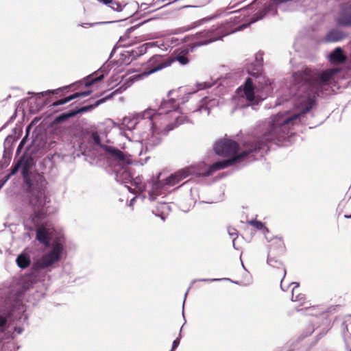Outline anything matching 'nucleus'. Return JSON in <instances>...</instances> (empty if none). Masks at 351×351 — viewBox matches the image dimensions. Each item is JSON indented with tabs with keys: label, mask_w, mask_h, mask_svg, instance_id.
I'll return each instance as SVG.
<instances>
[{
	"label": "nucleus",
	"mask_w": 351,
	"mask_h": 351,
	"mask_svg": "<svg viewBox=\"0 0 351 351\" xmlns=\"http://www.w3.org/2000/svg\"><path fill=\"white\" fill-rule=\"evenodd\" d=\"M106 71V67L103 66L99 70H98L97 72L93 73V75H90L88 77V79L85 83V85L86 86H89L91 84H94L95 82L97 81H100L102 79H104L105 75L106 74L105 73Z\"/></svg>",
	"instance_id": "nucleus-11"
},
{
	"label": "nucleus",
	"mask_w": 351,
	"mask_h": 351,
	"mask_svg": "<svg viewBox=\"0 0 351 351\" xmlns=\"http://www.w3.org/2000/svg\"><path fill=\"white\" fill-rule=\"evenodd\" d=\"M219 105V100L217 99H211L209 97H205L202 99L198 108L193 111V112H199L205 116H208L210 110Z\"/></svg>",
	"instance_id": "nucleus-9"
},
{
	"label": "nucleus",
	"mask_w": 351,
	"mask_h": 351,
	"mask_svg": "<svg viewBox=\"0 0 351 351\" xmlns=\"http://www.w3.org/2000/svg\"><path fill=\"white\" fill-rule=\"evenodd\" d=\"M136 197H133V198L130 200V206H133L134 201V199H135Z\"/></svg>",
	"instance_id": "nucleus-40"
},
{
	"label": "nucleus",
	"mask_w": 351,
	"mask_h": 351,
	"mask_svg": "<svg viewBox=\"0 0 351 351\" xmlns=\"http://www.w3.org/2000/svg\"><path fill=\"white\" fill-rule=\"evenodd\" d=\"M29 228H32V226L31 225L29 226Z\"/></svg>",
	"instance_id": "nucleus-49"
},
{
	"label": "nucleus",
	"mask_w": 351,
	"mask_h": 351,
	"mask_svg": "<svg viewBox=\"0 0 351 351\" xmlns=\"http://www.w3.org/2000/svg\"><path fill=\"white\" fill-rule=\"evenodd\" d=\"M345 217H346V218H348V219H349V218H351V215H345Z\"/></svg>",
	"instance_id": "nucleus-43"
},
{
	"label": "nucleus",
	"mask_w": 351,
	"mask_h": 351,
	"mask_svg": "<svg viewBox=\"0 0 351 351\" xmlns=\"http://www.w3.org/2000/svg\"><path fill=\"white\" fill-rule=\"evenodd\" d=\"M338 71L335 69L322 72L305 69L295 73L290 92L296 97V108L300 112L290 114L288 111L278 113L270 118L264 138L267 141L285 138L291 128L301 121V118L308 112L315 104V98L319 93L328 85L331 77Z\"/></svg>",
	"instance_id": "nucleus-1"
},
{
	"label": "nucleus",
	"mask_w": 351,
	"mask_h": 351,
	"mask_svg": "<svg viewBox=\"0 0 351 351\" xmlns=\"http://www.w3.org/2000/svg\"><path fill=\"white\" fill-rule=\"evenodd\" d=\"M154 47H158V48L161 49L162 50H167V49L169 47V44L167 42L165 43L163 41H156V42H151V43H147L143 45L141 48V51H146L148 48Z\"/></svg>",
	"instance_id": "nucleus-16"
},
{
	"label": "nucleus",
	"mask_w": 351,
	"mask_h": 351,
	"mask_svg": "<svg viewBox=\"0 0 351 351\" xmlns=\"http://www.w3.org/2000/svg\"><path fill=\"white\" fill-rule=\"evenodd\" d=\"M10 175H8L6 177H5L0 182L1 188L3 187V186L7 182V181L10 179Z\"/></svg>",
	"instance_id": "nucleus-32"
},
{
	"label": "nucleus",
	"mask_w": 351,
	"mask_h": 351,
	"mask_svg": "<svg viewBox=\"0 0 351 351\" xmlns=\"http://www.w3.org/2000/svg\"><path fill=\"white\" fill-rule=\"evenodd\" d=\"M125 186L132 193H142L145 189V186L143 183H142L141 178H136L133 181H132L130 186Z\"/></svg>",
	"instance_id": "nucleus-15"
},
{
	"label": "nucleus",
	"mask_w": 351,
	"mask_h": 351,
	"mask_svg": "<svg viewBox=\"0 0 351 351\" xmlns=\"http://www.w3.org/2000/svg\"><path fill=\"white\" fill-rule=\"evenodd\" d=\"M20 165L17 164L14 168H12L11 173L9 174L11 176L14 175L19 170Z\"/></svg>",
	"instance_id": "nucleus-33"
},
{
	"label": "nucleus",
	"mask_w": 351,
	"mask_h": 351,
	"mask_svg": "<svg viewBox=\"0 0 351 351\" xmlns=\"http://www.w3.org/2000/svg\"><path fill=\"white\" fill-rule=\"evenodd\" d=\"M92 25H93V24H91V23H84V24L81 25V26L83 27H91Z\"/></svg>",
	"instance_id": "nucleus-38"
},
{
	"label": "nucleus",
	"mask_w": 351,
	"mask_h": 351,
	"mask_svg": "<svg viewBox=\"0 0 351 351\" xmlns=\"http://www.w3.org/2000/svg\"><path fill=\"white\" fill-rule=\"evenodd\" d=\"M171 206L165 202H161L158 204L156 208V210L154 211L156 215L160 217L162 220H165L166 216H167L171 212Z\"/></svg>",
	"instance_id": "nucleus-12"
},
{
	"label": "nucleus",
	"mask_w": 351,
	"mask_h": 351,
	"mask_svg": "<svg viewBox=\"0 0 351 351\" xmlns=\"http://www.w3.org/2000/svg\"><path fill=\"white\" fill-rule=\"evenodd\" d=\"M187 121L174 99L165 101L156 110L147 108L142 112L125 117L123 126L129 130H136L141 146L139 155L158 146L163 136Z\"/></svg>",
	"instance_id": "nucleus-2"
},
{
	"label": "nucleus",
	"mask_w": 351,
	"mask_h": 351,
	"mask_svg": "<svg viewBox=\"0 0 351 351\" xmlns=\"http://www.w3.org/2000/svg\"><path fill=\"white\" fill-rule=\"evenodd\" d=\"M181 331H182V328L180 329L179 337L176 339H175L173 342L172 348H171V351H173V350L176 349L178 346V345L180 343V340L181 338Z\"/></svg>",
	"instance_id": "nucleus-30"
},
{
	"label": "nucleus",
	"mask_w": 351,
	"mask_h": 351,
	"mask_svg": "<svg viewBox=\"0 0 351 351\" xmlns=\"http://www.w3.org/2000/svg\"><path fill=\"white\" fill-rule=\"evenodd\" d=\"M21 332V329H19V330H18V333H19V334H20Z\"/></svg>",
	"instance_id": "nucleus-47"
},
{
	"label": "nucleus",
	"mask_w": 351,
	"mask_h": 351,
	"mask_svg": "<svg viewBox=\"0 0 351 351\" xmlns=\"http://www.w3.org/2000/svg\"><path fill=\"white\" fill-rule=\"evenodd\" d=\"M228 233L230 236H234L236 235V232H235V230L232 229V230H228Z\"/></svg>",
	"instance_id": "nucleus-36"
},
{
	"label": "nucleus",
	"mask_w": 351,
	"mask_h": 351,
	"mask_svg": "<svg viewBox=\"0 0 351 351\" xmlns=\"http://www.w3.org/2000/svg\"><path fill=\"white\" fill-rule=\"evenodd\" d=\"M171 59V58H170ZM173 62L178 61L182 65H186L189 62V59L185 55H178L174 58H172Z\"/></svg>",
	"instance_id": "nucleus-23"
},
{
	"label": "nucleus",
	"mask_w": 351,
	"mask_h": 351,
	"mask_svg": "<svg viewBox=\"0 0 351 351\" xmlns=\"http://www.w3.org/2000/svg\"><path fill=\"white\" fill-rule=\"evenodd\" d=\"M274 241L280 247H282L283 245H284L283 241L280 239H279V238L274 239Z\"/></svg>",
	"instance_id": "nucleus-31"
},
{
	"label": "nucleus",
	"mask_w": 351,
	"mask_h": 351,
	"mask_svg": "<svg viewBox=\"0 0 351 351\" xmlns=\"http://www.w3.org/2000/svg\"><path fill=\"white\" fill-rule=\"evenodd\" d=\"M173 62V60L170 58H164L162 56L156 55L152 57L147 63V69L143 75L147 76L164 68L169 66Z\"/></svg>",
	"instance_id": "nucleus-8"
},
{
	"label": "nucleus",
	"mask_w": 351,
	"mask_h": 351,
	"mask_svg": "<svg viewBox=\"0 0 351 351\" xmlns=\"http://www.w3.org/2000/svg\"><path fill=\"white\" fill-rule=\"evenodd\" d=\"M28 202L34 211V216L29 219L34 226H37L40 219L49 213L50 197L42 186H32L28 193Z\"/></svg>",
	"instance_id": "nucleus-7"
},
{
	"label": "nucleus",
	"mask_w": 351,
	"mask_h": 351,
	"mask_svg": "<svg viewBox=\"0 0 351 351\" xmlns=\"http://www.w3.org/2000/svg\"><path fill=\"white\" fill-rule=\"evenodd\" d=\"M267 263L271 266L277 267H279V266L282 265V263L279 262L278 260L271 258L269 256L267 258Z\"/></svg>",
	"instance_id": "nucleus-26"
},
{
	"label": "nucleus",
	"mask_w": 351,
	"mask_h": 351,
	"mask_svg": "<svg viewBox=\"0 0 351 351\" xmlns=\"http://www.w3.org/2000/svg\"><path fill=\"white\" fill-rule=\"evenodd\" d=\"M53 91L52 90H47V91H45V92H42L40 93V94L43 95H49L51 93H53Z\"/></svg>",
	"instance_id": "nucleus-37"
},
{
	"label": "nucleus",
	"mask_w": 351,
	"mask_h": 351,
	"mask_svg": "<svg viewBox=\"0 0 351 351\" xmlns=\"http://www.w3.org/2000/svg\"><path fill=\"white\" fill-rule=\"evenodd\" d=\"M329 60L332 63H340L346 60V57L340 47L336 48L329 56Z\"/></svg>",
	"instance_id": "nucleus-14"
},
{
	"label": "nucleus",
	"mask_w": 351,
	"mask_h": 351,
	"mask_svg": "<svg viewBox=\"0 0 351 351\" xmlns=\"http://www.w3.org/2000/svg\"><path fill=\"white\" fill-rule=\"evenodd\" d=\"M112 94H111L110 96H108L105 98H103V99H99L98 101H96V103L93 105V106H87V107H83L82 109H81V111L82 112H85V111H87L94 107H97L99 105H100L101 104L104 103L106 99L112 97Z\"/></svg>",
	"instance_id": "nucleus-24"
},
{
	"label": "nucleus",
	"mask_w": 351,
	"mask_h": 351,
	"mask_svg": "<svg viewBox=\"0 0 351 351\" xmlns=\"http://www.w3.org/2000/svg\"><path fill=\"white\" fill-rule=\"evenodd\" d=\"M222 280H230L229 278H222ZM202 281H218V280H221V279H217V278H214V279H203V280H201Z\"/></svg>",
	"instance_id": "nucleus-34"
},
{
	"label": "nucleus",
	"mask_w": 351,
	"mask_h": 351,
	"mask_svg": "<svg viewBox=\"0 0 351 351\" xmlns=\"http://www.w3.org/2000/svg\"><path fill=\"white\" fill-rule=\"evenodd\" d=\"M36 238L41 243L49 246V248L36 261V267H52L62 257L64 249V237L61 234L56 235V232L53 228L42 226L37 229Z\"/></svg>",
	"instance_id": "nucleus-4"
},
{
	"label": "nucleus",
	"mask_w": 351,
	"mask_h": 351,
	"mask_svg": "<svg viewBox=\"0 0 351 351\" xmlns=\"http://www.w3.org/2000/svg\"><path fill=\"white\" fill-rule=\"evenodd\" d=\"M268 8H265L263 11L258 14V16L252 21V23L256 22V21L261 19L267 12Z\"/></svg>",
	"instance_id": "nucleus-29"
},
{
	"label": "nucleus",
	"mask_w": 351,
	"mask_h": 351,
	"mask_svg": "<svg viewBox=\"0 0 351 351\" xmlns=\"http://www.w3.org/2000/svg\"><path fill=\"white\" fill-rule=\"evenodd\" d=\"M247 149L245 151L239 153L238 144L230 139L224 138L217 141L214 145V150L217 155L231 157L228 160H222L221 162H227L228 165L223 169L230 166L233 164L243 161V158L250 152L261 149L260 145H245Z\"/></svg>",
	"instance_id": "nucleus-6"
},
{
	"label": "nucleus",
	"mask_w": 351,
	"mask_h": 351,
	"mask_svg": "<svg viewBox=\"0 0 351 351\" xmlns=\"http://www.w3.org/2000/svg\"><path fill=\"white\" fill-rule=\"evenodd\" d=\"M106 149L112 157L119 160L120 162L126 164H130L132 162L130 155H125L121 151L112 147H106Z\"/></svg>",
	"instance_id": "nucleus-10"
},
{
	"label": "nucleus",
	"mask_w": 351,
	"mask_h": 351,
	"mask_svg": "<svg viewBox=\"0 0 351 351\" xmlns=\"http://www.w3.org/2000/svg\"><path fill=\"white\" fill-rule=\"evenodd\" d=\"M93 139L97 144H99V138L97 134L93 135Z\"/></svg>",
	"instance_id": "nucleus-35"
},
{
	"label": "nucleus",
	"mask_w": 351,
	"mask_h": 351,
	"mask_svg": "<svg viewBox=\"0 0 351 351\" xmlns=\"http://www.w3.org/2000/svg\"><path fill=\"white\" fill-rule=\"evenodd\" d=\"M90 93V91H85V92H82V93H74L69 97H66L64 99H60L59 101H58L56 104H54V105H64L68 102H69L70 101L74 99H76V98H78V97H86V96H88L89 95Z\"/></svg>",
	"instance_id": "nucleus-17"
},
{
	"label": "nucleus",
	"mask_w": 351,
	"mask_h": 351,
	"mask_svg": "<svg viewBox=\"0 0 351 351\" xmlns=\"http://www.w3.org/2000/svg\"><path fill=\"white\" fill-rule=\"evenodd\" d=\"M250 223L255 228L258 230H261L264 228V224L256 220H252L250 221Z\"/></svg>",
	"instance_id": "nucleus-28"
},
{
	"label": "nucleus",
	"mask_w": 351,
	"mask_h": 351,
	"mask_svg": "<svg viewBox=\"0 0 351 351\" xmlns=\"http://www.w3.org/2000/svg\"><path fill=\"white\" fill-rule=\"evenodd\" d=\"M110 7L112 10H116L117 12H121L122 10V5L119 3L112 1V2H110Z\"/></svg>",
	"instance_id": "nucleus-27"
},
{
	"label": "nucleus",
	"mask_w": 351,
	"mask_h": 351,
	"mask_svg": "<svg viewBox=\"0 0 351 351\" xmlns=\"http://www.w3.org/2000/svg\"><path fill=\"white\" fill-rule=\"evenodd\" d=\"M295 101V100H293V101L291 100V101H289L288 103H291L292 104Z\"/></svg>",
	"instance_id": "nucleus-45"
},
{
	"label": "nucleus",
	"mask_w": 351,
	"mask_h": 351,
	"mask_svg": "<svg viewBox=\"0 0 351 351\" xmlns=\"http://www.w3.org/2000/svg\"><path fill=\"white\" fill-rule=\"evenodd\" d=\"M282 276H283V278H284L285 275H286V269L284 267L282 268Z\"/></svg>",
	"instance_id": "nucleus-41"
},
{
	"label": "nucleus",
	"mask_w": 351,
	"mask_h": 351,
	"mask_svg": "<svg viewBox=\"0 0 351 351\" xmlns=\"http://www.w3.org/2000/svg\"><path fill=\"white\" fill-rule=\"evenodd\" d=\"M16 263L19 267L25 269L30 264V258L29 256L21 254L16 258Z\"/></svg>",
	"instance_id": "nucleus-20"
},
{
	"label": "nucleus",
	"mask_w": 351,
	"mask_h": 351,
	"mask_svg": "<svg viewBox=\"0 0 351 351\" xmlns=\"http://www.w3.org/2000/svg\"><path fill=\"white\" fill-rule=\"evenodd\" d=\"M282 280H283V278L281 280L280 287H281V289H282V291H286V289H285V288L283 287Z\"/></svg>",
	"instance_id": "nucleus-42"
},
{
	"label": "nucleus",
	"mask_w": 351,
	"mask_h": 351,
	"mask_svg": "<svg viewBox=\"0 0 351 351\" xmlns=\"http://www.w3.org/2000/svg\"><path fill=\"white\" fill-rule=\"evenodd\" d=\"M291 285H294L292 289L291 300L298 302L300 305L304 304L305 296L304 294L299 293V284L298 282H291Z\"/></svg>",
	"instance_id": "nucleus-13"
},
{
	"label": "nucleus",
	"mask_w": 351,
	"mask_h": 351,
	"mask_svg": "<svg viewBox=\"0 0 351 351\" xmlns=\"http://www.w3.org/2000/svg\"><path fill=\"white\" fill-rule=\"evenodd\" d=\"M132 29H133V27L130 28V29H128V32H131Z\"/></svg>",
	"instance_id": "nucleus-46"
},
{
	"label": "nucleus",
	"mask_w": 351,
	"mask_h": 351,
	"mask_svg": "<svg viewBox=\"0 0 351 351\" xmlns=\"http://www.w3.org/2000/svg\"><path fill=\"white\" fill-rule=\"evenodd\" d=\"M324 321L326 324H327V328H328L330 326V323L329 320L326 318V319H324Z\"/></svg>",
	"instance_id": "nucleus-39"
},
{
	"label": "nucleus",
	"mask_w": 351,
	"mask_h": 351,
	"mask_svg": "<svg viewBox=\"0 0 351 351\" xmlns=\"http://www.w3.org/2000/svg\"><path fill=\"white\" fill-rule=\"evenodd\" d=\"M130 176L127 170H123L122 171H117L116 173V179L119 182H124L130 179Z\"/></svg>",
	"instance_id": "nucleus-22"
},
{
	"label": "nucleus",
	"mask_w": 351,
	"mask_h": 351,
	"mask_svg": "<svg viewBox=\"0 0 351 351\" xmlns=\"http://www.w3.org/2000/svg\"><path fill=\"white\" fill-rule=\"evenodd\" d=\"M227 162H217L212 165H207L204 162L193 165L181 169L162 180L160 179L161 176L160 173L158 176V180L152 184V189L149 191V199L150 201L155 200L157 196L165 194L167 188L179 184L190 175L208 176L213 172L222 169L227 166Z\"/></svg>",
	"instance_id": "nucleus-3"
},
{
	"label": "nucleus",
	"mask_w": 351,
	"mask_h": 351,
	"mask_svg": "<svg viewBox=\"0 0 351 351\" xmlns=\"http://www.w3.org/2000/svg\"><path fill=\"white\" fill-rule=\"evenodd\" d=\"M338 24L343 26H351V10L342 12L337 20Z\"/></svg>",
	"instance_id": "nucleus-18"
},
{
	"label": "nucleus",
	"mask_w": 351,
	"mask_h": 351,
	"mask_svg": "<svg viewBox=\"0 0 351 351\" xmlns=\"http://www.w3.org/2000/svg\"><path fill=\"white\" fill-rule=\"evenodd\" d=\"M210 33H211L210 32L201 33L203 35V36H206L208 38L206 40H205L204 41H202V42H200V43H197V46H201V45H204L209 44V43H210L212 42H214L215 40H217L220 39L223 36H224L226 35H228L229 34V33H227V34H223L221 36L211 37V36H208V34H210Z\"/></svg>",
	"instance_id": "nucleus-21"
},
{
	"label": "nucleus",
	"mask_w": 351,
	"mask_h": 351,
	"mask_svg": "<svg viewBox=\"0 0 351 351\" xmlns=\"http://www.w3.org/2000/svg\"><path fill=\"white\" fill-rule=\"evenodd\" d=\"M7 323V317L5 315H0V333L5 331V326Z\"/></svg>",
	"instance_id": "nucleus-25"
},
{
	"label": "nucleus",
	"mask_w": 351,
	"mask_h": 351,
	"mask_svg": "<svg viewBox=\"0 0 351 351\" xmlns=\"http://www.w3.org/2000/svg\"><path fill=\"white\" fill-rule=\"evenodd\" d=\"M344 37L345 35L341 32L332 30L327 34L325 40L327 42H337L342 40Z\"/></svg>",
	"instance_id": "nucleus-19"
},
{
	"label": "nucleus",
	"mask_w": 351,
	"mask_h": 351,
	"mask_svg": "<svg viewBox=\"0 0 351 351\" xmlns=\"http://www.w3.org/2000/svg\"><path fill=\"white\" fill-rule=\"evenodd\" d=\"M248 73L254 77V80L252 77L247 78L244 84L237 89V93L245 99L246 106L256 105L271 93V82L259 73L258 69L256 72L248 70Z\"/></svg>",
	"instance_id": "nucleus-5"
},
{
	"label": "nucleus",
	"mask_w": 351,
	"mask_h": 351,
	"mask_svg": "<svg viewBox=\"0 0 351 351\" xmlns=\"http://www.w3.org/2000/svg\"><path fill=\"white\" fill-rule=\"evenodd\" d=\"M186 295H187V293H185V295H184V300L183 304H184V301H185V300H186Z\"/></svg>",
	"instance_id": "nucleus-44"
},
{
	"label": "nucleus",
	"mask_w": 351,
	"mask_h": 351,
	"mask_svg": "<svg viewBox=\"0 0 351 351\" xmlns=\"http://www.w3.org/2000/svg\"><path fill=\"white\" fill-rule=\"evenodd\" d=\"M234 240H235V239H234L232 240L233 245H234ZM234 247H235V246H234Z\"/></svg>",
	"instance_id": "nucleus-48"
}]
</instances>
